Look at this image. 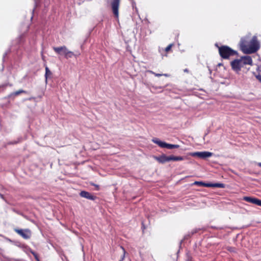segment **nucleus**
I'll return each instance as SVG.
<instances>
[{
  "instance_id": "obj_1",
  "label": "nucleus",
  "mask_w": 261,
  "mask_h": 261,
  "mask_svg": "<svg viewBox=\"0 0 261 261\" xmlns=\"http://www.w3.org/2000/svg\"><path fill=\"white\" fill-rule=\"evenodd\" d=\"M239 45L241 50L246 54L254 53L259 48V45L255 37L252 38L249 36L242 37Z\"/></svg>"
},
{
  "instance_id": "obj_2",
  "label": "nucleus",
  "mask_w": 261,
  "mask_h": 261,
  "mask_svg": "<svg viewBox=\"0 0 261 261\" xmlns=\"http://www.w3.org/2000/svg\"><path fill=\"white\" fill-rule=\"evenodd\" d=\"M246 65H253L252 59L249 56H242L240 59L232 61L230 63L232 69L236 72L241 71V68Z\"/></svg>"
},
{
  "instance_id": "obj_3",
  "label": "nucleus",
  "mask_w": 261,
  "mask_h": 261,
  "mask_svg": "<svg viewBox=\"0 0 261 261\" xmlns=\"http://www.w3.org/2000/svg\"><path fill=\"white\" fill-rule=\"evenodd\" d=\"M215 46L218 48L220 56L223 59H228L230 57L238 55V52L227 45L219 46L217 43Z\"/></svg>"
},
{
  "instance_id": "obj_4",
  "label": "nucleus",
  "mask_w": 261,
  "mask_h": 261,
  "mask_svg": "<svg viewBox=\"0 0 261 261\" xmlns=\"http://www.w3.org/2000/svg\"><path fill=\"white\" fill-rule=\"evenodd\" d=\"M185 157L184 156H174L173 155L167 156L165 154H163L161 155H160L159 156H154V159L158 161L159 163L161 164H164L166 162H170L171 161H182L185 159Z\"/></svg>"
},
{
  "instance_id": "obj_5",
  "label": "nucleus",
  "mask_w": 261,
  "mask_h": 261,
  "mask_svg": "<svg viewBox=\"0 0 261 261\" xmlns=\"http://www.w3.org/2000/svg\"><path fill=\"white\" fill-rule=\"evenodd\" d=\"M152 141L158 145L161 148H166L169 149L178 148L179 147V145L177 144H171L167 143L165 142L161 141L159 139L155 138L152 140Z\"/></svg>"
},
{
  "instance_id": "obj_6",
  "label": "nucleus",
  "mask_w": 261,
  "mask_h": 261,
  "mask_svg": "<svg viewBox=\"0 0 261 261\" xmlns=\"http://www.w3.org/2000/svg\"><path fill=\"white\" fill-rule=\"evenodd\" d=\"M193 185H197L200 187H212V188H224L225 185L222 183H205L203 181H196L193 184Z\"/></svg>"
},
{
  "instance_id": "obj_7",
  "label": "nucleus",
  "mask_w": 261,
  "mask_h": 261,
  "mask_svg": "<svg viewBox=\"0 0 261 261\" xmlns=\"http://www.w3.org/2000/svg\"><path fill=\"white\" fill-rule=\"evenodd\" d=\"M14 230L23 239L25 240L30 239L32 236V232L29 229H18L14 228Z\"/></svg>"
},
{
  "instance_id": "obj_8",
  "label": "nucleus",
  "mask_w": 261,
  "mask_h": 261,
  "mask_svg": "<svg viewBox=\"0 0 261 261\" xmlns=\"http://www.w3.org/2000/svg\"><path fill=\"white\" fill-rule=\"evenodd\" d=\"M120 0H113L111 2L112 12L116 18L119 17V7Z\"/></svg>"
},
{
  "instance_id": "obj_9",
  "label": "nucleus",
  "mask_w": 261,
  "mask_h": 261,
  "mask_svg": "<svg viewBox=\"0 0 261 261\" xmlns=\"http://www.w3.org/2000/svg\"><path fill=\"white\" fill-rule=\"evenodd\" d=\"M192 156H197L201 159H206L213 155V153L208 151L195 152L191 153Z\"/></svg>"
},
{
  "instance_id": "obj_10",
  "label": "nucleus",
  "mask_w": 261,
  "mask_h": 261,
  "mask_svg": "<svg viewBox=\"0 0 261 261\" xmlns=\"http://www.w3.org/2000/svg\"><path fill=\"white\" fill-rule=\"evenodd\" d=\"M80 195L82 197H84V198H87L88 199L92 200H94L96 198V196L92 195L89 192L85 191H81L80 193Z\"/></svg>"
},
{
  "instance_id": "obj_11",
  "label": "nucleus",
  "mask_w": 261,
  "mask_h": 261,
  "mask_svg": "<svg viewBox=\"0 0 261 261\" xmlns=\"http://www.w3.org/2000/svg\"><path fill=\"white\" fill-rule=\"evenodd\" d=\"M53 49L57 54L59 55L63 54L64 55L68 50L65 46L61 47H54Z\"/></svg>"
},
{
  "instance_id": "obj_12",
  "label": "nucleus",
  "mask_w": 261,
  "mask_h": 261,
  "mask_svg": "<svg viewBox=\"0 0 261 261\" xmlns=\"http://www.w3.org/2000/svg\"><path fill=\"white\" fill-rule=\"evenodd\" d=\"M22 93H28V92L27 91H25L22 89H19V90H17L16 91H15L14 92L11 93L9 95L8 97L12 99H14L16 96H18L20 94Z\"/></svg>"
},
{
  "instance_id": "obj_13",
  "label": "nucleus",
  "mask_w": 261,
  "mask_h": 261,
  "mask_svg": "<svg viewBox=\"0 0 261 261\" xmlns=\"http://www.w3.org/2000/svg\"><path fill=\"white\" fill-rule=\"evenodd\" d=\"M243 199L245 201L254 204L255 198L252 197L245 196L243 197Z\"/></svg>"
},
{
  "instance_id": "obj_14",
  "label": "nucleus",
  "mask_w": 261,
  "mask_h": 261,
  "mask_svg": "<svg viewBox=\"0 0 261 261\" xmlns=\"http://www.w3.org/2000/svg\"><path fill=\"white\" fill-rule=\"evenodd\" d=\"M52 75L51 72L50 71L47 66L45 67V77L46 81H47V78L50 77Z\"/></svg>"
},
{
  "instance_id": "obj_15",
  "label": "nucleus",
  "mask_w": 261,
  "mask_h": 261,
  "mask_svg": "<svg viewBox=\"0 0 261 261\" xmlns=\"http://www.w3.org/2000/svg\"><path fill=\"white\" fill-rule=\"evenodd\" d=\"M74 55L73 52H72L71 51H69L68 50H67V51L66 52L65 54L64 55L66 59H68V58H72Z\"/></svg>"
},
{
  "instance_id": "obj_16",
  "label": "nucleus",
  "mask_w": 261,
  "mask_h": 261,
  "mask_svg": "<svg viewBox=\"0 0 261 261\" xmlns=\"http://www.w3.org/2000/svg\"><path fill=\"white\" fill-rule=\"evenodd\" d=\"M174 46L173 43H171L169 44L165 49V51L166 53H168L169 51L171 50L172 47Z\"/></svg>"
},
{
  "instance_id": "obj_17",
  "label": "nucleus",
  "mask_w": 261,
  "mask_h": 261,
  "mask_svg": "<svg viewBox=\"0 0 261 261\" xmlns=\"http://www.w3.org/2000/svg\"><path fill=\"white\" fill-rule=\"evenodd\" d=\"M150 73H151L152 74H154L155 76H157V77H160V76H161L162 75H164L165 76H168V75L167 74H160V73H155L152 71H150Z\"/></svg>"
},
{
  "instance_id": "obj_18",
  "label": "nucleus",
  "mask_w": 261,
  "mask_h": 261,
  "mask_svg": "<svg viewBox=\"0 0 261 261\" xmlns=\"http://www.w3.org/2000/svg\"><path fill=\"white\" fill-rule=\"evenodd\" d=\"M31 253L33 255L34 257L37 261H40L39 255L37 253L33 251H31Z\"/></svg>"
},
{
  "instance_id": "obj_19",
  "label": "nucleus",
  "mask_w": 261,
  "mask_h": 261,
  "mask_svg": "<svg viewBox=\"0 0 261 261\" xmlns=\"http://www.w3.org/2000/svg\"><path fill=\"white\" fill-rule=\"evenodd\" d=\"M254 204L261 206V200L255 198Z\"/></svg>"
},
{
  "instance_id": "obj_20",
  "label": "nucleus",
  "mask_w": 261,
  "mask_h": 261,
  "mask_svg": "<svg viewBox=\"0 0 261 261\" xmlns=\"http://www.w3.org/2000/svg\"><path fill=\"white\" fill-rule=\"evenodd\" d=\"M92 186H94V187H95L96 188V189L97 190H99V186L97 185H96V184H91Z\"/></svg>"
},
{
  "instance_id": "obj_21",
  "label": "nucleus",
  "mask_w": 261,
  "mask_h": 261,
  "mask_svg": "<svg viewBox=\"0 0 261 261\" xmlns=\"http://www.w3.org/2000/svg\"><path fill=\"white\" fill-rule=\"evenodd\" d=\"M256 77L261 83V75H257Z\"/></svg>"
},
{
  "instance_id": "obj_22",
  "label": "nucleus",
  "mask_w": 261,
  "mask_h": 261,
  "mask_svg": "<svg viewBox=\"0 0 261 261\" xmlns=\"http://www.w3.org/2000/svg\"><path fill=\"white\" fill-rule=\"evenodd\" d=\"M122 249L123 250V251H124V253H123V255L121 258V259L119 260V261H122L124 258V255H125V250L123 248V247H122Z\"/></svg>"
},
{
  "instance_id": "obj_23",
  "label": "nucleus",
  "mask_w": 261,
  "mask_h": 261,
  "mask_svg": "<svg viewBox=\"0 0 261 261\" xmlns=\"http://www.w3.org/2000/svg\"><path fill=\"white\" fill-rule=\"evenodd\" d=\"M7 86H8V84H5L0 85V88H6Z\"/></svg>"
},
{
  "instance_id": "obj_24",
  "label": "nucleus",
  "mask_w": 261,
  "mask_h": 261,
  "mask_svg": "<svg viewBox=\"0 0 261 261\" xmlns=\"http://www.w3.org/2000/svg\"><path fill=\"white\" fill-rule=\"evenodd\" d=\"M234 248L230 247H228V249H227V250H228V251H234Z\"/></svg>"
},
{
  "instance_id": "obj_25",
  "label": "nucleus",
  "mask_w": 261,
  "mask_h": 261,
  "mask_svg": "<svg viewBox=\"0 0 261 261\" xmlns=\"http://www.w3.org/2000/svg\"><path fill=\"white\" fill-rule=\"evenodd\" d=\"M35 99V97H31L28 98V100H34Z\"/></svg>"
},
{
  "instance_id": "obj_26",
  "label": "nucleus",
  "mask_w": 261,
  "mask_h": 261,
  "mask_svg": "<svg viewBox=\"0 0 261 261\" xmlns=\"http://www.w3.org/2000/svg\"><path fill=\"white\" fill-rule=\"evenodd\" d=\"M184 72L188 73L189 72L188 69H184Z\"/></svg>"
},
{
  "instance_id": "obj_27",
  "label": "nucleus",
  "mask_w": 261,
  "mask_h": 261,
  "mask_svg": "<svg viewBox=\"0 0 261 261\" xmlns=\"http://www.w3.org/2000/svg\"><path fill=\"white\" fill-rule=\"evenodd\" d=\"M258 166L260 167H261V163H258Z\"/></svg>"
},
{
  "instance_id": "obj_28",
  "label": "nucleus",
  "mask_w": 261,
  "mask_h": 261,
  "mask_svg": "<svg viewBox=\"0 0 261 261\" xmlns=\"http://www.w3.org/2000/svg\"><path fill=\"white\" fill-rule=\"evenodd\" d=\"M186 261H191L190 258H188Z\"/></svg>"
},
{
  "instance_id": "obj_29",
  "label": "nucleus",
  "mask_w": 261,
  "mask_h": 261,
  "mask_svg": "<svg viewBox=\"0 0 261 261\" xmlns=\"http://www.w3.org/2000/svg\"><path fill=\"white\" fill-rule=\"evenodd\" d=\"M0 196H1L2 198H3V197H3V195L2 194H0Z\"/></svg>"
}]
</instances>
